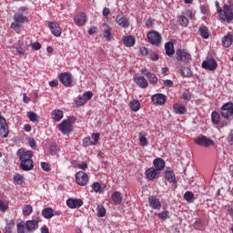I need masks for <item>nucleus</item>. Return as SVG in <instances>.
I'll return each mask as SVG.
<instances>
[{"label":"nucleus","instance_id":"nucleus-1","mask_svg":"<svg viewBox=\"0 0 233 233\" xmlns=\"http://www.w3.org/2000/svg\"><path fill=\"white\" fill-rule=\"evenodd\" d=\"M16 156L20 159V168L25 172H28L34 168V152L28 151L25 148H20L16 152Z\"/></svg>","mask_w":233,"mask_h":233},{"label":"nucleus","instance_id":"nucleus-2","mask_svg":"<svg viewBox=\"0 0 233 233\" xmlns=\"http://www.w3.org/2000/svg\"><path fill=\"white\" fill-rule=\"evenodd\" d=\"M14 21L11 24V28L13 30H15V32H16L17 34L21 33V25H25V23H28V16H26V15H23V13L21 12H16L14 15Z\"/></svg>","mask_w":233,"mask_h":233},{"label":"nucleus","instance_id":"nucleus-3","mask_svg":"<svg viewBox=\"0 0 233 233\" xmlns=\"http://www.w3.org/2000/svg\"><path fill=\"white\" fill-rule=\"evenodd\" d=\"M220 116L227 119V121H232L233 119V103L227 102L221 106Z\"/></svg>","mask_w":233,"mask_h":233},{"label":"nucleus","instance_id":"nucleus-4","mask_svg":"<svg viewBox=\"0 0 233 233\" xmlns=\"http://www.w3.org/2000/svg\"><path fill=\"white\" fill-rule=\"evenodd\" d=\"M218 16L225 23H230V21H233L232 8L228 5H224Z\"/></svg>","mask_w":233,"mask_h":233},{"label":"nucleus","instance_id":"nucleus-5","mask_svg":"<svg viewBox=\"0 0 233 233\" xmlns=\"http://www.w3.org/2000/svg\"><path fill=\"white\" fill-rule=\"evenodd\" d=\"M57 128L64 135L70 134L74 130L70 118L63 120L61 124L57 125Z\"/></svg>","mask_w":233,"mask_h":233},{"label":"nucleus","instance_id":"nucleus-6","mask_svg":"<svg viewBox=\"0 0 233 233\" xmlns=\"http://www.w3.org/2000/svg\"><path fill=\"white\" fill-rule=\"evenodd\" d=\"M194 143H196V145H198V147H205L206 148H208V147H213V145H215L214 140L203 135H200L199 137L195 138Z\"/></svg>","mask_w":233,"mask_h":233},{"label":"nucleus","instance_id":"nucleus-7","mask_svg":"<svg viewBox=\"0 0 233 233\" xmlns=\"http://www.w3.org/2000/svg\"><path fill=\"white\" fill-rule=\"evenodd\" d=\"M177 60L182 63H189L192 60V56L185 49H177L176 51Z\"/></svg>","mask_w":233,"mask_h":233},{"label":"nucleus","instance_id":"nucleus-8","mask_svg":"<svg viewBox=\"0 0 233 233\" xmlns=\"http://www.w3.org/2000/svg\"><path fill=\"white\" fill-rule=\"evenodd\" d=\"M147 39L151 45L159 46L161 43V34H159L157 31H151L147 34Z\"/></svg>","mask_w":233,"mask_h":233},{"label":"nucleus","instance_id":"nucleus-9","mask_svg":"<svg viewBox=\"0 0 233 233\" xmlns=\"http://www.w3.org/2000/svg\"><path fill=\"white\" fill-rule=\"evenodd\" d=\"M59 81L64 85V86L70 87L73 86L74 78L70 73H61L59 75Z\"/></svg>","mask_w":233,"mask_h":233},{"label":"nucleus","instance_id":"nucleus-10","mask_svg":"<svg viewBox=\"0 0 233 233\" xmlns=\"http://www.w3.org/2000/svg\"><path fill=\"white\" fill-rule=\"evenodd\" d=\"M76 181L80 187H86L88 185V175L83 171H78L76 174Z\"/></svg>","mask_w":233,"mask_h":233},{"label":"nucleus","instance_id":"nucleus-11","mask_svg":"<svg viewBox=\"0 0 233 233\" xmlns=\"http://www.w3.org/2000/svg\"><path fill=\"white\" fill-rule=\"evenodd\" d=\"M202 68L205 70H209L210 72H214L216 68H218V62L214 58H207L206 61L202 62Z\"/></svg>","mask_w":233,"mask_h":233},{"label":"nucleus","instance_id":"nucleus-12","mask_svg":"<svg viewBox=\"0 0 233 233\" xmlns=\"http://www.w3.org/2000/svg\"><path fill=\"white\" fill-rule=\"evenodd\" d=\"M94 94L91 91L86 92L82 96L78 97L76 100V106H83L86 105V101H90L92 99Z\"/></svg>","mask_w":233,"mask_h":233},{"label":"nucleus","instance_id":"nucleus-13","mask_svg":"<svg viewBox=\"0 0 233 233\" xmlns=\"http://www.w3.org/2000/svg\"><path fill=\"white\" fill-rule=\"evenodd\" d=\"M66 205L69 208H81L83 207V200L79 198H68Z\"/></svg>","mask_w":233,"mask_h":233},{"label":"nucleus","instance_id":"nucleus-14","mask_svg":"<svg viewBox=\"0 0 233 233\" xmlns=\"http://www.w3.org/2000/svg\"><path fill=\"white\" fill-rule=\"evenodd\" d=\"M0 136L1 137H8V126L6 120L0 116Z\"/></svg>","mask_w":233,"mask_h":233},{"label":"nucleus","instance_id":"nucleus-15","mask_svg":"<svg viewBox=\"0 0 233 233\" xmlns=\"http://www.w3.org/2000/svg\"><path fill=\"white\" fill-rule=\"evenodd\" d=\"M148 203H149V207H151V208H153V210H160L161 209V201L159 200V198L151 196L148 198Z\"/></svg>","mask_w":233,"mask_h":233},{"label":"nucleus","instance_id":"nucleus-16","mask_svg":"<svg viewBox=\"0 0 233 233\" xmlns=\"http://www.w3.org/2000/svg\"><path fill=\"white\" fill-rule=\"evenodd\" d=\"M25 229L28 232H35L39 227V221L38 220H27L25 223Z\"/></svg>","mask_w":233,"mask_h":233},{"label":"nucleus","instance_id":"nucleus-17","mask_svg":"<svg viewBox=\"0 0 233 233\" xmlns=\"http://www.w3.org/2000/svg\"><path fill=\"white\" fill-rule=\"evenodd\" d=\"M151 100L155 105H165V103H167V96L163 94H155L151 96Z\"/></svg>","mask_w":233,"mask_h":233},{"label":"nucleus","instance_id":"nucleus-18","mask_svg":"<svg viewBox=\"0 0 233 233\" xmlns=\"http://www.w3.org/2000/svg\"><path fill=\"white\" fill-rule=\"evenodd\" d=\"M48 26L53 35H56V37H59L61 35V27L59 26V24L56 22H49Z\"/></svg>","mask_w":233,"mask_h":233},{"label":"nucleus","instance_id":"nucleus-19","mask_svg":"<svg viewBox=\"0 0 233 233\" xmlns=\"http://www.w3.org/2000/svg\"><path fill=\"white\" fill-rule=\"evenodd\" d=\"M160 172H158L156 168L150 167L147 170H146V177L150 181H154V179H157L159 177Z\"/></svg>","mask_w":233,"mask_h":233},{"label":"nucleus","instance_id":"nucleus-20","mask_svg":"<svg viewBox=\"0 0 233 233\" xmlns=\"http://www.w3.org/2000/svg\"><path fill=\"white\" fill-rule=\"evenodd\" d=\"M116 21L118 26H121L122 28H128V26H130V22L128 21L127 16L116 15Z\"/></svg>","mask_w":233,"mask_h":233},{"label":"nucleus","instance_id":"nucleus-21","mask_svg":"<svg viewBox=\"0 0 233 233\" xmlns=\"http://www.w3.org/2000/svg\"><path fill=\"white\" fill-rule=\"evenodd\" d=\"M134 81L138 85L140 88H147L148 87V81L147 78L141 76H135Z\"/></svg>","mask_w":233,"mask_h":233},{"label":"nucleus","instance_id":"nucleus-22","mask_svg":"<svg viewBox=\"0 0 233 233\" xmlns=\"http://www.w3.org/2000/svg\"><path fill=\"white\" fill-rule=\"evenodd\" d=\"M75 23L77 26H83L86 23V15L85 13H78L75 17Z\"/></svg>","mask_w":233,"mask_h":233},{"label":"nucleus","instance_id":"nucleus-23","mask_svg":"<svg viewBox=\"0 0 233 233\" xmlns=\"http://www.w3.org/2000/svg\"><path fill=\"white\" fill-rule=\"evenodd\" d=\"M233 43V35L228 32L227 35L222 38V45L225 48H230Z\"/></svg>","mask_w":233,"mask_h":233},{"label":"nucleus","instance_id":"nucleus-24","mask_svg":"<svg viewBox=\"0 0 233 233\" xmlns=\"http://www.w3.org/2000/svg\"><path fill=\"white\" fill-rule=\"evenodd\" d=\"M63 116H64V114L61 109H55L51 112L52 119H54V121H56L57 123H59V121L63 119Z\"/></svg>","mask_w":233,"mask_h":233},{"label":"nucleus","instance_id":"nucleus-25","mask_svg":"<svg viewBox=\"0 0 233 233\" xmlns=\"http://www.w3.org/2000/svg\"><path fill=\"white\" fill-rule=\"evenodd\" d=\"M111 199L114 205H121V203H123V196L118 191L112 194Z\"/></svg>","mask_w":233,"mask_h":233},{"label":"nucleus","instance_id":"nucleus-26","mask_svg":"<svg viewBox=\"0 0 233 233\" xmlns=\"http://www.w3.org/2000/svg\"><path fill=\"white\" fill-rule=\"evenodd\" d=\"M153 165L155 167V169H157L158 172L160 170L165 169V160L163 158H157L153 161Z\"/></svg>","mask_w":233,"mask_h":233},{"label":"nucleus","instance_id":"nucleus-27","mask_svg":"<svg viewBox=\"0 0 233 233\" xmlns=\"http://www.w3.org/2000/svg\"><path fill=\"white\" fill-rule=\"evenodd\" d=\"M42 216L46 219H52L54 218V209L52 208H46L42 210Z\"/></svg>","mask_w":233,"mask_h":233},{"label":"nucleus","instance_id":"nucleus-28","mask_svg":"<svg viewBox=\"0 0 233 233\" xmlns=\"http://www.w3.org/2000/svg\"><path fill=\"white\" fill-rule=\"evenodd\" d=\"M123 44L125 46H134L136 44V38L132 35H127L123 38Z\"/></svg>","mask_w":233,"mask_h":233},{"label":"nucleus","instance_id":"nucleus-29","mask_svg":"<svg viewBox=\"0 0 233 233\" xmlns=\"http://www.w3.org/2000/svg\"><path fill=\"white\" fill-rule=\"evenodd\" d=\"M165 176H166V179L169 183H176V175L174 174V171L167 169Z\"/></svg>","mask_w":233,"mask_h":233},{"label":"nucleus","instance_id":"nucleus-30","mask_svg":"<svg viewBox=\"0 0 233 233\" xmlns=\"http://www.w3.org/2000/svg\"><path fill=\"white\" fill-rule=\"evenodd\" d=\"M165 50H166V54L167 56H174L175 54V50H174V44L171 42H167L165 45Z\"/></svg>","mask_w":233,"mask_h":233},{"label":"nucleus","instance_id":"nucleus-31","mask_svg":"<svg viewBox=\"0 0 233 233\" xmlns=\"http://www.w3.org/2000/svg\"><path fill=\"white\" fill-rule=\"evenodd\" d=\"M173 109L175 114H185L187 112V108L185 107V106L181 105V104H175L173 106Z\"/></svg>","mask_w":233,"mask_h":233},{"label":"nucleus","instance_id":"nucleus-32","mask_svg":"<svg viewBox=\"0 0 233 233\" xmlns=\"http://www.w3.org/2000/svg\"><path fill=\"white\" fill-rule=\"evenodd\" d=\"M60 150H61V147L56 143H52L49 146V151H50L51 156H56V155L59 154Z\"/></svg>","mask_w":233,"mask_h":233},{"label":"nucleus","instance_id":"nucleus-33","mask_svg":"<svg viewBox=\"0 0 233 233\" xmlns=\"http://www.w3.org/2000/svg\"><path fill=\"white\" fill-rule=\"evenodd\" d=\"M199 35L203 37V39H208L210 35L208 34V27L203 25L198 28Z\"/></svg>","mask_w":233,"mask_h":233},{"label":"nucleus","instance_id":"nucleus-34","mask_svg":"<svg viewBox=\"0 0 233 233\" xmlns=\"http://www.w3.org/2000/svg\"><path fill=\"white\" fill-rule=\"evenodd\" d=\"M211 121L213 123V125H219V123L221 122V116H219V113L214 111L211 114Z\"/></svg>","mask_w":233,"mask_h":233},{"label":"nucleus","instance_id":"nucleus-35","mask_svg":"<svg viewBox=\"0 0 233 233\" xmlns=\"http://www.w3.org/2000/svg\"><path fill=\"white\" fill-rule=\"evenodd\" d=\"M14 54H18V56H25V52H26V48L25 46L20 45L19 46H14Z\"/></svg>","mask_w":233,"mask_h":233},{"label":"nucleus","instance_id":"nucleus-36","mask_svg":"<svg viewBox=\"0 0 233 233\" xmlns=\"http://www.w3.org/2000/svg\"><path fill=\"white\" fill-rule=\"evenodd\" d=\"M130 108L133 110V112H137L139 108H141V104L139 103L138 100H132L130 102Z\"/></svg>","mask_w":233,"mask_h":233},{"label":"nucleus","instance_id":"nucleus-37","mask_svg":"<svg viewBox=\"0 0 233 233\" xmlns=\"http://www.w3.org/2000/svg\"><path fill=\"white\" fill-rule=\"evenodd\" d=\"M96 210L98 218H105L106 216V209L102 205H98Z\"/></svg>","mask_w":233,"mask_h":233},{"label":"nucleus","instance_id":"nucleus-38","mask_svg":"<svg viewBox=\"0 0 233 233\" xmlns=\"http://www.w3.org/2000/svg\"><path fill=\"white\" fill-rule=\"evenodd\" d=\"M15 227V221L14 219L10 220L9 223L6 224L4 233H12V228Z\"/></svg>","mask_w":233,"mask_h":233},{"label":"nucleus","instance_id":"nucleus-39","mask_svg":"<svg viewBox=\"0 0 233 233\" xmlns=\"http://www.w3.org/2000/svg\"><path fill=\"white\" fill-rule=\"evenodd\" d=\"M184 199H186L187 203H194V193H192L191 191H187L184 194Z\"/></svg>","mask_w":233,"mask_h":233},{"label":"nucleus","instance_id":"nucleus-40","mask_svg":"<svg viewBox=\"0 0 233 233\" xmlns=\"http://www.w3.org/2000/svg\"><path fill=\"white\" fill-rule=\"evenodd\" d=\"M27 117H29L30 121H32V123H37L39 121V116H37V114L30 111L27 112Z\"/></svg>","mask_w":233,"mask_h":233},{"label":"nucleus","instance_id":"nucleus-41","mask_svg":"<svg viewBox=\"0 0 233 233\" xmlns=\"http://www.w3.org/2000/svg\"><path fill=\"white\" fill-rule=\"evenodd\" d=\"M180 74L183 77H190V76H192V71L188 67H184L180 69Z\"/></svg>","mask_w":233,"mask_h":233},{"label":"nucleus","instance_id":"nucleus-42","mask_svg":"<svg viewBox=\"0 0 233 233\" xmlns=\"http://www.w3.org/2000/svg\"><path fill=\"white\" fill-rule=\"evenodd\" d=\"M34 208L30 205H25L23 207V215L24 216H30L32 214Z\"/></svg>","mask_w":233,"mask_h":233},{"label":"nucleus","instance_id":"nucleus-43","mask_svg":"<svg viewBox=\"0 0 233 233\" xmlns=\"http://www.w3.org/2000/svg\"><path fill=\"white\" fill-rule=\"evenodd\" d=\"M92 189L98 194H101V192H103V187H101V184L99 182L93 183Z\"/></svg>","mask_w":233,"mask_h":233},{"label":"nucleus","instance_id":"nucleus-44","mask_svg":"<svg viewBox=\"0 0 233 233\" xmlns=\"http://www.w3.org/2000/svg\"><path fill=\"white\" fill-rule=\"evenodd\" d=\"M158 218L163 220L168 219L170 218V213L168 212V210H164L158 213Z\"/></svg>","mask_w":233,"mask_h":233},{"label":"nucleus","instance_id":"nucleus-45","mask_svg":"<svg viewBox=\"0 0 233 233\" xmlns=\"http://www.w3.org/2000/svg\"><path fill=\"white\" fill-rule=\"evenodd\" d=\"M104 37L106 39V41H110L112 39V29L106 28L104 30Z\"/></svg>","mask_w":233,"mask_h":233},{"label":"nucleus","instance_id":"nucleus-46","mask_svg":"<svg viewBox=\"0 0 233 233\" xmlns=\"http://www.w3.org/2000/svg\"><path fill=\"white\" fill-rule=\"evenodd\" d=\"M178 23L181 26H187L188 25V18H187L185 15H181L178 18Z\"/></svg>","mask_w":233,"mask_h":233},{"label":"nucleus","instance_id":"nucleus-47","mask_svg":"<svg viewBox=\"0 0 233 233\" xmlns=\"http://www.w3.org/2000/svg\"><path fill=\"white\" fill-rule=\"evenodd\" d=\"M139 143L141 147H147V145H148V140L147 139V137L141 135V133H139Z\"/></svg>","mask_w":233,"mask_h":233},{"label":"nucleus","instance_id":"nucleus-48","mask_svg":"<svg viewBox=\"0 0 233 233\" xmlns=\"http://www.w3.org/2000/svg\"><path fill=\"white\" fill-rule=\"evenodd\" d=\"M147 79L151 85H155V83H157V76H156V75L153 73L149 75Z\"/></svg>","mask_w":233,"mask_h":233},{"label":"nucleus","instance_id":"nucleus-49","mask_svg":"<svg viewBox=\"0 0 233 233\" xmlns=\"http://www.w3.org/2000/svg\"><path fill=\"white\" fill-rule=\"evenodd\" d=\"M6 210H8V204L0 200V212H6Z\"/></svg>","mask_w":233,"mask_h":233},{"label":"nucleus","instance_id":"nucleus-50","mask_svg":"<svg viewBox=\"0 0 233 233\" xmlns=\"http://www.w3.org/2000/svg\"><path fill=\"white\" fill-rule=\"evenodd\" d=\"M83 145L84 147H91L92 145H96V143H94L90 137H86L83 139Z\"/></svg>","mask_w":233,"mask_h":233},{"label":"nucleus","instance_id":"nucleus-51","mask_svg":"<svg viewBox=\"0 0 233 233\" xmlns=\"http://www.w3.org/2000/svg\"><path fill=\"white\" fill-rule=\"evenodd\" d=\"M24 177L22 175L16 174L14 176V181L17 183V185H21L23 183Z\"/></svg>","mask_w":233,"mask_h":233},{"label":"nucleus","instance_id":"nucleus-52","mask_svg":"<svg viewBox=\"0 0 233 233\" xmlns=\"http://www.w3.org/2000/svg\"><path fill=\"white\" fill-rule=\"evenodd\" d=\"M41 168L42 170H44L45 172H50V164L46 163V162H42L41 163Z\"/></svg>","mask_w":233,"mask_h":233},{"label":"nucleus","instance_id":"nucleus-53","mask_svg":"<svg viewBox=\"0 0 233 233\" xmlns=\"http://www.w3.org/2000/svg\"><path fill=\"white\" fill-rule=\"evenodd\" d=\"M182 97L187 103H188V101L192 99V96L190 95V93H183Z\"/></svg>","mask_w":233,"mask_h":233},{"label":"nucleus","instance_id":"nucleus-54","mask_svg":"<svg viewBox=\"0 0 233 233\" xmlns=\"http://www.w3.org/2000/svg\"><path fill=\"white\" fill-rule=\"evenodd\" d=\"M91 137L94 140L93 143H95V145H96L97 141H99V133H93Z\"/></svg>","mask_w":233,"mask_h":233},{"label":"nucleus","instance_id":"nucleus-55","mask_svg":"<svg viewBox=\"0 0 233 233\" xmlns=\"http://www.w3.org/2000/svg\"><path fill=\"white\" fill-rule=\"evenodd\" d=\"M31 47L33 48V50H41V45L39 44V42H35L31 44Z\"/></svg>","mask_w":233,"mask_h":233},{"label":"nucleus","instance_id":"nucleus-56","mask_svg":"<svg viewBox=\"0 0 233 233\" xmlns=\"http://www.w3.org/2000/svg\"><path fill=\"white\" fill-rule=\"evenodd\" d=\"M17 12H20V14H23L24 15H27L28 8H26V6H22L18 9Z\"/></svg>","mask_w":233,"mask_h":233},{"label":"nucleus","instance_id":"nucleus-57","mask_svg":"<svg viewBox=\"0 0 233 233\" xmlns=\"http://www.w3.org/2000/svg\"><path fill=\"white\" fill-rule=\"evenodd\" d=\"M194 228H203V223L201 222V220H197L194 225H193Z\"/></svg>","mask_w":233,"mask_h":233},{"label":"nucleus","instance_id":"nucleus-58","mask_svg":"<svg viewBox=\"0 0 233 233\" xmlns=\"http://www.w3.org/2000/svg\"><path fill=\"white\" fill-rule=\"evenodd\" d=\"M28 143H29V147H31V148H35V145H36L35 139H34V138H29V139H28Z\"/></svg>","mask_w":233,"mask_h":233},{"label":"nucleus","instance_id":"nucleus-59","mask_svg":"<svg viewBox=\"0 0 233 233\" xmlns=\"http://www.w3.org/2000/svg\"><path fill=\"white\" fill-rule=\"evenodd\" d=\"M164 85L165 86H167L168 88H170L174 86V82H172V80H165Z\"/></svg>","mask_w":233,"mask_h":233},{"label":"nucleus","instance_id":"nucleus-60","mask_svg":"<svg viewBox=\"0 0 233 233\" xmlns=\"http://www.w3.org/2000/svg\"><path fill=\"white\" fill-rule=\"evenodd\" d=\"M150 59L152 61H157V59H159V56L157 55V53H151L150 54Z\"/></svg>","mask_w":233,"mask_h":233},{"label":"nucleus","instance_id":"nucleus-61","mask_svg":"<svg viewBox=\"0 0 233 233\" xmlns=\"http://www.w3.org/2000/svg\"><path fill=\"white\" fill-rule=\"evenodd\" d=\"M57 85H59V81L57 80H52L49 82V86L54 88L55 86H57Z\"/></svg>","mask_w":233,"mask_h":233},{"label":"nucleus","instance_id":"nucleus-62","mask_svg":"<svg viewBox=\"0 0 233 233\" xmlns=\"http://www.w3.org/2000/svg\"><path fill=\"white\" fill-rule=\"evenodd\" d=\"M110 14V9L108 7H105L103 9V15L104 17H106V15H108Z\"/></svg>","mask_w":233,"mask_h":233},{"label":"nucleus","instance_id":"nucleus-63","mask_svg":"<svg viewBox=\"0 0 233 233\" xmlns=\"http://www.w3.org/2000/svg\"><path fill=\"white\" fill-rule=\"evenodd\" d=\"M141 74L143 76H146V77H148L149 75H151L152 73H149L148 70H147V69H141Z\"/></svg>","mask_w":233,"mask_h":233},{"label":"nucleus","instance_id":"nucleus-64","mask_svg":"<svg viewBox=\"0 0 233 233\" xmlns=\"http://www.w3.org/2000/svg\"><path fill=\"white\" fill-rule=\"evenodd\" d=\"M41 233H50V231L48 230V228L46 226H43L41 228Z\"/></svg>","mask_w":233,"mask_h":233}]
</instances>
